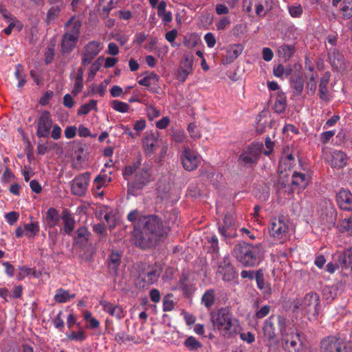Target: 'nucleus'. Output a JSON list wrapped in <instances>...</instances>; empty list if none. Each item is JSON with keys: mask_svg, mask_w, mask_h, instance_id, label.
Segmentation results:
<instances>
[{"mask_svg": "<svg viewBox=\"0 0 352 352\" xmlns=\"http://www.w3.org/2000/svg\"><path fill=\"white\" fill-rule=\"evenodd\" d=\"M178 35V32L176 29L168 31L165 34L166 40L170 43L172 47H175V40Z\"/></svg>", "mask_w": 352, "mask_h": 352, "instance_id": "57", "label": "nucleus"}, {"mask_svg": "<svg viewBox=\"0 0 352 352\" xmlns=\"http://www.w3.org/2000/svg\"><path fill=\"white\" fill-rule=\"evenodd\" d=\"M67 338L69 340L82 341L86 339V336L83 331H80L78 332L72 331L70 334L67 335Z\"/></svg>", "mask_w": 352, "mask_h": 352, "instance_id": "60", "label": "nucleus"}, {"mask_svg": "<svg viewBox=\"0 0 352 352\" xmlns=\"http://www.w3.org/2000/svg\"><path fill=\"white\" fill-rule=\"evenodd\" d=\"M60 220V214L54 208H50L45 215V221L47 225L50 228H54L58 225Z\"/></svg>", "mask_w": 352, "mask_h": 352, "instance_id": "29", "label": "nucleus"}, {"mask_svg": "<svg viewBox=\"0 0 352 352\" xmlns=\"http://www.w3.org/2000/svg\"><path fill=\"white\" fill-rule=\"evenodd\" d=\"M278 320L281 334L280 344L284 352H311L310 348L299 331L287 329L283 318L278 316Z\"/></svg>", "mask_w": 352, "mask_h": 352, "instance_id": "3", "label": "nucleus"}, {"mask_svg": "<svg viewBox=\"0 0 352 352\" xmlns=\"http://www.w3.org/2000/svg\"><path fill=\"white\" fill-rule=\"evenodd\" d=\"M103 43L98 41H91L83 47L81 53V64L87 66L91 63L93 60L102 50Z\"/></svg>", "mask_w": 352, "mask_h": 352, "instance_id": "12", "label": "nucleus"}, {"mask_svg": "<svg viewBox=\"0 0 352 352\" xmlns=\"http://www.w3.org/2000/svg\"><path fill=\"white\" fill-rule=\"evenodd\" d=\"M272 8V0H243V10L251 13L253 8L258 17H264Z\"/></svg>", "mask_w": 352, "mask_h": 352, "instance_id": "10", "label": "nucleus"}, {"mask_svg": "<svg viewBox=\"0 0 352 352\" xmlns=\"http://www.w3.org/2000/svg\"><path fill=\"white\" fill-rule=\"evenodd\" d=\"M145 231L152 234L155 239L166 235L168 229L163 225L162 219L156 215L144 217Z\"/></svg>", "mask_w": 352, "mask_h": 352, "instance_id": "6", "label": "nucleus"}, {"mask_svg": "<svg viewBox=\"0 0 352 352\" xmlns=\"http://www.w3.org/2000/svg\"><path fill=\"white\" fill-rule=\"evenodd\" d=\"M288 231V224L283 217H274L271 220L269 232L274 239L286 240Z\"/></svg>", "mask_w": 352, "mask_h": 352, "instance_id": "13", "label": "nucleus"}, {"mask_svg": "<svg viewBox=\"0 0 352 352\" xmlns=\"http://www.w3.org/2000/svg\"><path fill=\"white\" fill-rule=\"evenodd\" d=\"M53 124L50 112L41 113L37 124L36 135L38 138H48Z\"/></svg>", "mask_w": 352, "mask_h": 352, "instance_id": "17", "label": "nucleus"}, {"mask_svg": "<svg viewBox=\"0 0 352 352\" xmlns=\"http://www.w3.org/2000/svg\"><path fill=\"white\" fill-rule=\"evenodd\" d=\"M207 241L210 243V249L215 253H217L219 250V241L217 236L210 235L207 236Z\"/></svg>", "mask_w": 352, "mask_h": 352, "instance_id": "55", "label": "nucleus"}, {"mask_svg": "<svg viewBox=\"0 0 352 352\" xmlns=\"http://www.w3.org/2000/svg\"><path fill=\"white\" fill-rule=\"evenodd\" d=\"M220 234L225 238H234L236 234V224L232 214L225 215L223 224L219 226Z\"/></svg>", "mask_w": 352, "mask_h": 352, "instance_id": "18", "label": "nucleus"}, {"mask_svg": "<svg viewBox=\"0 0 352 352\" xmlns=\"http://www.w3.org/2000/svg\"><path fill=\"white\" fill-rule=\"evenodd\" d=\"M296 308L306 312H311L314 315H318L320 309L319 295L315 292L307 294L300 301L299 305H296Z\"/></svg>", "mask_w": 352, "mask_h": 352, "instance_id": "14", "label": "nucleus"}, {"mask_svg": "<svg viewBox=\"0 0 352 352\" xmlns=\"http://www.w3.org/2000/svg\"><path fill=\"white\" fill-rule=\"evenodd\" d=\"M23 227L25 236L29 239L34 238L40 230L38 223L36 221L25 223Z\"/></svg>", "mask_w": 352, "mask_h": 352, "instance_id": "43", "label": "nucleus"}, {"mask_svg": "<svg viewBox=\"0 0 352 352\" xmlns=\"http://www.w3.org/2000/svg\"><path fill=\"white\" fill-rule=\"evenodd\" d=\"M64 232L69 234L75 228V221L67 210H63L62 214Z\"/></svg>", "mask_w": 352, "mask_h": 352, "instance_id": "30", "label": "nucleus"}, {"mask_svg": "<svg viewBox=\"0 0 352 352\" xmlns=\"http://www.w3.org/2000/svg\"><path fill=\"white\" fill-rule=\"evenodd\" d=\"M140 162L126 166L122 170L124 179L128 180V193L138 195L140 192L154 180L152 167L143 164L139 168Z\"/></svg>", "mask_w": 352, "mask_h": 352, "instance_id": "1", "label": "nucleus"}, {"mask_svg": "<svg viewBox=\"0 0 352 352\" xmlns=\"http://www.w3.org/2000/svg\"><path fill=\"white\" fill-rule=\"evenodd\" d=\"M60 12V6L57 5L55 7L51 8L47 14L46 21L47 23L54 22L59 16Z\"/></svg>", "mask_w": 352, "mask_h": 352, "instance_id": "50", "label": "nucleus"}, {"mask_svg": "<svg viewBox=\"0 0 352 352\" xmlns=\"http://www.w3.org/2000/svg\"><path fill=\"white\" fill-rule=\"evenodd\" d=\"M89 232L85 227H81L76 231L75 236V242L79 246H83L89 239Z\"/></svg>", "mask_w": 352, "mask_h": 352, "instance_id": "36", "label": "nucleus"}, {"mask_svg": "<svg viewBox=\"0 0 352 352\" xmlns=\"http://www.w3.org/2000/svg\"><path fill=\"white\" fill-rule=\"evenodd\" d=\"M270 306L264 305L261 309H259L255 314L256 318L261 319L270 314Z\"/></svg>", "mask_w": 352, "mask_h": 352, "instance_id": "62", "label": "nucleus"}, {"mask_svg": "<svg viewBox=\"0 0 352 352\" xmlns=\"http://www.w3.org/2000/svg\"><path fill=\"white\" fill-rule=\"evenodd\" d=\"M184 67H181L177 73V78L179 80L184 82L187 78L188 76L192 72V62L188 58H185V60L182 63Z\"/></svg>", "mask_w": 352, "mask_h": 352, "instance_id": "32", "label": "nucleus"}, {"mask_svg": "<svg viewBox=\"0 0 352 352\" xmlns=\"http://www.w3.org/2000/svg\"><path fill=\"white\" fill-rule=\"evenodd\" d=\"M100 305L102 306L103 311L107 312L111 316L116 317L118 319L124 316V311L120 306L114 305L104 300H100Z\"/></svg>", "mask_w": 352, "mask_h": 352, "instance_id": "24", "label": "nucleus"}, {"mask_svg": "<svg viewBox=\"0 0 352 352\" xmlns=\"http://www.w3.org/2000/svg\"><path fill=\"white\" fill-rule=\"evenodd\" d=\"M161 142L153 134L145 137L143 140L144 151L147 156H151L155 151L156 148L160 145Z\"/></svg>", "mask_w": 352, "mask_h": 352, "instance_id": "23", "label": "nucleus"}, {"mask_svg": "<svg viewBox=\"0 0 352 352\" xmlns=\"http://www.w3.org/2000/svg\"><path fill=\"white\" fill-rule=\"evenodd\" d=\"M336 134V131H327L320 135V141L322 144H326L328 143L329 140L333 137Z\"/></svg>", "mask_w": 352, "mask_h": 352, "instance_id": "58", "label": "nucleus"}, {"mask_svg": "<svg viewBox=\"0 0 352 352\" xmlns=\"http://www.w3.org/2000/svg\"><path fill=\"white\" fill-rule=\"evenodd\" d=\"M295 52V47L292 45L284 44L278 48L277 54L280 58L285 60L289 59Z\"/></svg>", "mask_w": 352, "mask_h": 352, "instance_id": "35", "label": "nucleus"}, {"mask_svg": "<svg viewBox=\"0 0 352 352\" xmlns=\"http://www.w3.org/2000/svg\"><path fill=\"white\" fill-rule=\"evenodd\" d=\"M104 215V219L109 224V227L112 228L115 226V218L111 212L107 210H101L100 216Z\"/></svg>", "mask_w": 352, "mask_h": 352, "instance_id": "52", "label": "nucleus"}, {"mask_svg": "<svg viewBox=\"0 0 352 352\" xmlns=\"http://www.w3.org/2000/svg\"><path fill=\"white\" fill-rule=\"evenodd\" d=\"M255 279L259 289L263 291L265 294L270 293L271 287L269 284L265 283L264 276L261 270L256 271L255 273Z\"/></svg>", "mask_w": 352, "mask_h": 352, "instance_id": "37", "label": "nucleus"}, {"mask_svg": "<svg viewBox=\"0 0 352 352\" xmlns=\"http://www.w3.org/2000/svg\"><path fill=\"white\" fill-rule=\"evenodd\" d=\"M294 164V157L292 154L282 157L279 162L278 171L280 179L283 177V173L290 170Z\"/></svg>", "mask_w": 352, "mask_h": 352, "instance_id": "28", "label": "nucleus"}, {"mask_svg": "<svg viewBox=\"0 0 352 352\" xmlns=\"http://www.w3.org/2000/svg\"><path fill=\"white\" fill-rule=\"evenodd\" d=\"M216 273L226 282L233 280L236 276L234 267L227 256L221 258L217 261Z\"/></svg>", "mask_w": 352, "mask_h": 352, "instance_id": "15", "label": "nucleus"}, {"mask_svg": "<svg viewBox=\"0 0 352 352\" xmlns=\"http://www.w3.org/2000/svg\"><path fill=\"white\" fill-rule=\"evenodd\" d=\"M184 345L189 351H197L201 348V343L193 336L188 337L184 342Z\"/></svg>", "mask_w": 352, "mask_h": 352, "instance_id": "44", "label": "nucleus"}, {"mask_svg": "<svg viewBox=\"0 0 352 352\" xmlns=\"http://www.w3.org/2000/svg\"><path fill=\"white\" fill-rule=\"evenodd\" d=\"M135 243L142 249L148 248L152 246L157 240L152 234L145 231V228L142 232L135 234Z\"/></svg>", "mask_w": 352, "mask_h": 352, "instance_id": "21", "label": "nucleus"}, {"mask_svg": "<svg viewBox=\"0 0 352 352\" xmlns=\"http://www.w3.org/2000/svg\"><path fill=\"white\" fill-rule=\"evenodd\" d=\"M14 74L15 77L19 81L17 87L19 88H22L26 82L25 74L24 73V69L22 65L17 64L16 65V71Z\"/></svg>", "mask_w": 352, "mask_h": 352, "instance_id": "45", "label": "nucleus"}, {"mask_svg": "<svg viewBox=\"0 0 352 352\" xmlns=\"http://www.w3.org/2000/svg\"><path fill=\"white\" fill-rule=\"evenodd\" d=\"M188 131L190 136L194 140H198L201 138V133L195 123L189 124L188 126Z\"/></svg>", "mask_w": 352, "mask_h": 352, "instance_id": "56", "label": "nucleus"}, {"mask_svg": "<svg viewBox=\"0 0 352 352\" xmlns=\"http://www.w3.org/2000/svg\"><path fill=\"white\" fill-rule=\"evenodd\" d=\"M75 296V294H71L69 291L60 288L56 290L54 298L58 303H65L74 298Z\"/></svg>", "mask_w": 352, "mask_h": 352, "instance_id": "31", "label": "nucleus"}, {"mask_svg": "<svg viewBox=\"0 0 352 352\" xmlns=\"http://www.w3.org/2000/svg\"><path fill=\"white\" fill-rule=\"evenodd\" d=\"M91 179L89 172L81 173L71 182V191L74 195L82 197L85 195Z\"/></svg>", "mask_w": 352, "mask_h": 352, "instance_id": "16", "label": "nucleus"}, {"mask_svg": "<svg viewBox=\"0 0 352 352\" xmlns=\"http://www.w3.org/2000/svg\"><path fill=\"white\" fill-rule=\"evenodd\" d=\"M339 207L344 210H352V194L350 191L342 189L336 196Z\"/></svg>", "mask_w": 352, "mask_h": 352, "instance_id": "22", "label": "nucleus"}, {"mask_svg": "<svg viewBox=\"0 0 352 352\" xmlns=\"http://www.w3.org/2000/svg\"><path fill=\"white\" fill-rule=\"evenodd\" d=\"M287 107V98L284 93L277 94L276 101L274 104V109L278 113H283Z\"/></svg>", "mask_w": 352, "mask_h": 352, "instance_id": "34", "label": "nucleus"}, {"mask_svg": "<svg viewBox=\"0 0 352 352\" xmlns=\"http://www.w3.org/2000/svg\"><path fill=\"white\" fill-rule=\"evenodd\" d=\"M180 160L184 168L187 171H192L198 168L201 157L197 151L191 149L188 146H185L181 153Z\"/></svg>", "mask_w": 352, "mask_h": 352, "instance_id": "9", "label": "nucleus"}, {"mask_svg": "<svg viewBox=\"0 0 352 352\" xmlns=\"http://www.w3.org/2000/svg\"><path fill=\"white\" fill-rule=\"evenodd\" d=\"M162 272V269L156 265L148 266L140 273L138 279V285L140 287H148L158 280Z\"/></svg>", "mask_w": 352, "mask_h": 352, "instance_id": "11", "label": "nucleus"}, {"mask_svg": "<svg viewBox=\"0 0 352 352\" xmlns=\"http://www.w3.org/2000/svg\"><path fill=\"white\" fill-rule=\"evenodd\" d=\"M288 11L292 17L298 18L302 15L303 9L300 3H295L288 6Z\"/></svg>", "mask_w": 352, "mask_h": 352, "instance_id": "49", "label": "nucleus"}, {"mask_svg": "<svg viewBox=\"0 0 352 352\" xmlns=\"http://www.w3.org/2000/svg\"><path fill=\"white\" fill-rule=\"evenodd\" d=\"M315 79L316 77L314 76V75L311 74L306 84L307 94L311 96L314 94L316 90V82Z\"/></svg>", "mask_w": 352, "mask_h": 352, "instance_id": "54", "label": "nucleus"}, {"mask_svg": "<svg viewBox=\"0 0 352 352\" xmlns=\"http://www.w3.org/2000/svg\"><path fill=\"white\" fill-rule=\"evenodd\" d=\"M263 144L252 143L245 147L239 156L238 161L243 165L252 164L257 162L262 152Z\"/></svg>", "mask_w": 352, "mask_h": 352, "instance_id": "7", "label": "nucleus"}, {"mask_svg": "<svg viewBox=\"0 0 352 352\" xmlns=\"http://www.w3.org/2000/svg\"><path fill=\"white\" fill-rule=\"evenodd\" d=\"M144 217H142L137 210L131 211L127 215V219L133 223H135L138 220L139 222L144 221Z\"/></svg>", "mask_w": 352, "mask_h": 352, "instance_id": "59", "label": "nucleus"}, {"mask_svg": "<svg viewBox=\"0 0 352 352\" xmlns=\"http://www.w3.org/2000/svg\"><path fill=\"white\" fill-rule=\"evenodd\" d=\"M273 74L275 76L278 78H281L284 74L288 76L290 74V71H286L283 65H278L273 69Z\"/></svg>", "mask_w": 352, "mask_h": 352, "instance_id": "61", "label": "nucleus"}, {"mask_svg": "<svg viewBox=\"0 0 352 352\" xmlns=\"http://www.w3.org/2000/svg\"><path fill=\"white\" fill-rule=\"evenodd\" d=\"M81 22L72 16L66 23V32L62 38V51L64 53L71 52L76 45L79 37Z\"/></svg>", "mask_w": 352, "mask_h": 352, "instance_id": "5", "label": "nucleus"}, {"mask_svg": "<svg viewBox=\"0 0 352 352\" xmlns=\"http://www.w3.org/2000/svg\"><path fill=\"white\" fill-rule=\"evenodd\" d=\"M233 255L243 266L255 267L262 261L263 252L261 245L242 242L235 245Z\"/></svg>", "mask_w": 352, "mask_h": 352, "instance_id": "4", "label": "nucleus"}, {"mask_svg": "<svg viewBox=\"0 0 352 352\" xmlns=\"http://www.w3.org/2000/svg\"><path fill=\"white\" fill-rule=\"evenodd\" d=\"M159 80V76L154 72H150L146 74L143 78L138 81V83L146 87H150L151 85H155Z\"/></svg>", "mask_w": 352, "mask_h": 352, "instance_id": "40", "label": "nucleus"}, {"mask_svg": "<svg viewBox=\"0 0 352 352\" xmlns=\"http://www.w3.org/2000/svg\"><path fill=\"white\" fill-rule=\"evenodd\" d=\"M97 109V100H91L88 103L84 104L78 109V115H86L91 110Z\"/></svg>", "mask_w": 352, "mask_h": 352, "instance_id": "46", "label": "nucleus"}, {"mask_svg": "<svg viewBox=\"0 0 352 352\" xmlns=\"http://www.w3.org/2000/svg\"><path fill=\"white\" fill-rule=\"evenodd\" d=\"M230 19L228 17L221 18L216 24L217 30H223L230 24Z\"/></svg>", "mask_w": 352, "mask_h": 352, "instance_id": "63", "label": "nucleus"}, {"mask_svg": "<svg viewBox=\"0 0 352 352\" xmlns=\"http://www.w3.org/2000/svg\"><path fill=\"white\" fill-rule=\"evenodd\" d=\"M340 10L344 19L352 17V0H343L340 4Z\"/></svg>", "mask_w": 352, "mask_h": 352, "instance_id": "42", "label": "nucleus"}, {"mask_svg": "<svg viewBox=\"0 0 352 352\" xmlns=\"http://www.w3.org/2000/svg\"><path fill=\"white\" fill-rule=\"evenodd\" d=\"M107 179L104 175H98L93 182V191L95 195L102 196L104 192L100 189L106 184Z\"/></svg>", "mask_w": 352, "mask_h": 352, "instance_id": "39", "label": "nucleus"}, {"mask_svg": "<svg viewBox=\"0 0 352 352\" xmlns=\"http://www.w3.org/2000/svg\"><path fill=\"white\" fill-rule=\"evenodd\" d=\"M210 320L214 329L223 337L235 336L239 329V320L227 307H222L210 314Z\"/></svg>", "mask_w": 352, "mask_h": 352, "instance_id": "2", "label": "nucleus"}, {"mask_svg": "<svg viewBox=\"0 0 352 352\" xmlns=\"http://www.w3.org/2000/svg\"><path fill=\"white\" fill-rule=\"evenodd\" d=\"M111 107L113 109L120 113H126L130 109L127 103L117 100L112 101Z\"/></svg>", "mask_w": 352, "mask_h": 352, "instance_id": "48", "label": "nucleus"}, {"mask_svg": "<svg viewBox=\"0 0 352 352\" xmlns=\"http://www.w3.org/2000/svg\"><path fill=\"white\" fill-rule=\"evenodd\" d=\"M146 111L148 118L150 120H153L160 116V110L151 104L146 107Z\"/></svg>", "mask_w": 352, "mask_h": 352, "instance_id": "53", "label": "nucleus"}, {"mask_svg": "<svg viewBox=\"0 0 352 352\" xmlns=\"http://www.w3.org/2000/svg\"><path fill=\"white\" fill-rule=\"evenodd\" d=\"M327 160L331 168L341 169L346 165L348 157L343 151L333 150L327 155Z\"/></svg>", "mask_w": 352, "mask_h": 352, "instance_id": "19", "label": "nucleus"}, {"mask_svg": "<svg viewBox=\"0 0 352 352\" xmlns=\"http://www.w3.org/2000/svg\"><path fill=\"white\" fill-rule=\"evenodd\" d=\"M8 26L4 29L3 32L6 35H10L12 30L15 29L17 32H19L22 29V24L16 19H11V21L8 22Z\"/></svg>", "mask_w": 352, "mask_h": 352, "instance_id": "51", "label": "nucleus"}, {"mask_svg": "<svg viewBox=\"0 0 352 352\" xmlns=\"http://www.w3.org/2000/svg\"><path fill=\"white\" fill-rule=\"evenodd\" d=\"M309 174L294 172L292 175V185L299 188H305L310 180Z\"/></svg>", "mask_w": 352, "mask_h": 352, "instance_id": "26", "label": "nucleus"}, {"mask_svg": "<svg viewBox=\"0 0 352 352\" xmlns=\"http://www.w3.org/2000/svg\"><path fill=\"white\" fill-rule=\"evenodd\" d=\"M116 4V0H100L99 6L102 12L107 16Z\"/></svg>", "mask_w": 352, "mask_h": 352, "instance_id": "47", "label": "nucleus"}, {"mask_svg": "<svg viewBox=\"0 0 352 352\" xmlns=\"http://www.w3.org/2000/svg\"><path fill=\"white\" fill-rule=\"evenodd\" d=\"M243 46L241 44H233L230 45L226 52L222 62L224 65L230 64L236 60L243 52Z\"/></svg>", "mask_w": 352, "mask_h": 352, "instance_id": "20", "label": "nucleus"}, {"mask_svg": "<svg viewBox=\"0 0 352 352\" xmlns=\"http://www.w3.org/2000/svg\"><path fill=\"white\" fill-rule=\"evenodd\" d=\"M291 86L296 95H300L304 88L303 78L300 76H295L291 78Z\"/></svg>", "mask_w": 352, "mask_h": 352, "instance_id": "41", "label": "nucleus"}, {"mask_svg": "<svg viewBox=\"0 0 352 352\" xmlns=\"http://www.w3.org/2000/svg\"><path fill=\"white\" fill-rule=\"evenodd\" d=\"M215 302V292L214 289H210L205 292L201 298V303L205 307L210 309Z\"/></svg>", "mask_w": 352, "mask_h": 352, "instance_id": "38", "label": "nucleus"}, {"mask_svg": "<svg viewBox=\"0 0 352 352\" xmlns=\"http://www.w3.org/2000/svg\"><path fill=\"white\" fill-rule=\"evenodd\" d=\"M272 318L273 317L271 316L265 320L263 329L264 337L269 340H272L276 338L275 327Z\"/></svg>", "mask_w": 352, "mask_h": 352, "instance_id": "33", "label": "nucleus"}, {"mask_svg": "<svg viewBox=\"0 0 352 352\" xmlns=\"http://www.w3.org/2000/svg\"><path fill=\"white\" fill-rule=\"evenodd\" d=\"M322 352H348L346 341L337 336H329L320 342Z\"/></svg>", "mask_w": 352, "mask_h": 352, "instance_id": "8", "label": "nucleus"}, {"mask_svg": "<svg viewBox=\"0 0 352 352\" xmlns=\"http://www.w3.org/2000/svg\"><path fill=\"white\" fill-rule=\"evenodd\" d=\"M204 41L210 48L213 47L216 44V38L214 34L211 32H208L205 34Z\"/></svg>", "mask_w": 352, "mask_h": 352, "instance_id": "64", "label": "nucleus"}, {"mask_svg": "<svg viewBox=\"0 0 352 352\" xmlns=\"http://www.w3.org/2000/svg\"><path fill=\"white\" fill-rule=\"evenodd\" d=\"M330 77V73L326 72L321 78L319 84V97L321 100L325 102H329L330 100V94L327 88Z\"/></svg>", "mask_w": 352, "mask_h": 352, "instance_id": "25", "label": "nucleus"}, {"mask_svg": "<svg viewBox=\"0 0 352 352\" xmlns=\"http://www.w3.org/2000/svg\"><path fill=\"white\" fill-rule=\"evenodd\" d=\"M122 252L119 250H113L109 258L108 267L111 272L116 274L121 263Z\"/></svg>", "mask_w": 352, "mask_h": 352, "instance_id": "27", "label": "nucleus"}]
</instances>
